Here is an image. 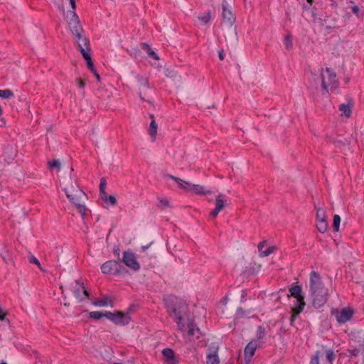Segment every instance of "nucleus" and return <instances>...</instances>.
<instances>
[{"mask_svg": "<svg viewBox=\"0 0 364 364\" xmlns=\"http://www.w3.org/2000/svg\"><path fill=\"white\" fill-rule=\"evenodd\" d=\"M95 75V77L97 78V81L100 82V75L97 73V71L95 70V73H92Z\"/></svg>", "mask_w": 364, "mask_h": 364, "instance_id": "52", "label": "nucleus"}, {"mask_svg": "<svg viewBox=\"0 0 364 364\" xmlns=\"http://www.w3.org/2000/svg\"><path fill=\"white\" fill-rule=\"evenodd\" d=\"M123 263L134 271H138L140 269V264L137 262L134 254L130 251L123 252Z\"/></svg>", "mask_w": 364, "mask_h": 364, "instance_id": "9", "label": "nucleus"}, {"mask_svg": "<svg viewBox=\"0 0 364 364\" xmlns=\"http://www.w3.org/2000/svg\"><path fill=\"white\" fill-rule=\"evenodd\" d=\"M275 247L271 246L269 247L267 250L262 252V253H259V256L261 257H264L269 256L270 254L273 253L275 250Z\"/></svg>", "mask_w": 364, "mask_h": 364, "instance_id": "34", "label": "nucleus"}, {"mask_svg": "<svg viewBox=\"0 0 364 364\" xmlns=\"http://www.w3.org/2000/svg\"><path fill=\"white\" fill-rule=\"evenodd\" d=\"M136 80H137V82L139 83V85L140 86H143V87H149V82L147 80L146 78L142 77V76H139V75H137L136 77Z\"/></svg>", "mask_w": 364, "mask_h": 364, "instance_id": "31", "label": "nucleus"}, {"mask_svg": "<svg viewBox=\"0 0 364 364\" xmlns=\"http://www.w3.org/2000/svg\"><path fill=\"white\" fill-rule=\"evenodd\" d=\"M166 307L171 316H174L175 320L178 325V328L181 331H187V334L189 339L194 338H198L200 334V329L193 323L188 322L187 323H183V318L180 315L176 307L166 304Z\"/></svg>", "mask_w": 364, "mask_h": 364, "instance_id": "3", "label": "nucleus"}, {"mask_svg": "<svg viewBox=\"0 0 364 364\" xmlns=\"http://www.w3.org/2000/svg\"><path fill=\"white\" fill-rule=\"evenodd\" d=\"M218 57L220 58V60H223L224 59V53H223V50H220L219 51V53H218Z\"/></svg>", "mask_w": 364, "mask_h": 364, "instance_id": "51", "label": "nucleus"}, {"mask_svg": "<svg viewBox=\"0 0 364 364\" xmlns=\"http://www.w3.org/2000/svg\"><path fill=\"white\" fill-rule=\"evenodd\" d=\"M257 348V341H252L245 348L244 355L247 363H249Z\"/></svg>", "mask_w": 364, "mask_h": 364, "instance_id": "15", "label": "nucleus"}, {"mask_svg": "<svg viewBox=\"0 0 364 364\" xmlns=\"http://www.w3.org/2000/svg\"><path fill=\"white\" fill-rule=\"evenodd\" d=\"M351 107V104H341L339 105V110L343 112L342 115H344L346 117H349L352 112Z\"/></svg>", "mask_w": 364, "mask_h": 364, "instance_id": "23", "label": "nucleus"}, {"mask_svg": "<svg viewBox=\"0 0 364 364\" xmlns=\"http://www.w3.org/2000/svg\"><path fill=\"white\" fill-rule=\"evenodd\" d=\"M77 44L78 50L82 55L83 52L90 53V41L85 35V33L74 37Z\"/></svg>", "mask_w": 364, "mask_h": 364, "instance_id": "12", "label": "nucleus"}, {"mask_svg": "<svg viewBox=\"0 0 364 364\" xmlns=\"http://www.w3.org/2000/svg\"><path fill=\"white\" fill-rule=\"evenodd\" d=\"M48 165L50 168L55 167L57 168H60V162L59 161V160H53V161H48Z\"/></svg>", "mask_w": 364, "mask_h": 364, "instance_id": "39", "label": "nucleus"}, {"mask_svg": "<svg viewBox=\"0 0 364 364\" xmlns=\"http://www.w3.org/2000/svg\"><path fill=\"white\" fill-rule=\"evenodd\" d=\"M100 197L105 202V203L107 205L114 206L117 204V199L115 196L112 195L108 196L106 193L104 195L100 196Z\"/></svg>", "mask_w": 364, "mask_h": 364, "instance_id": "21", "label": "nucleus"}, {"mask_svg": "<svg viewBox=\"0 0 364 364\" xmlns=\"http://www.w3.org/2000/svg\"><path fill=\"white\" fill-rule=\"evenodd\" d=\"M150 117L152 119L150 124H149V134L150 135L151 138L152 139L153 141H154L156 138V134H157V129H158V127H157V124L154 120V117L153 114H150Z\"/></svg>", "mask_w": 364, "mask_h": 364, "instance_id": "19", "label": "nucleus"}, {"mask_svg": "<svg viewBox=\"0 0 364 364\" xmlns=\"http://www.w3.org/2000/svg\"><path fill=\"white\" fill-rule=\"evenodd\" d=\"M187 191L194 193L198 195L210 194L212 192L208 190L205 186L200 185L188 184Z\"/></svg>", "mask_w": 364, "mask_h": 364, "instance_id": "17", "label": "nucleus"}, {"mask_svg": "<svg viewBox=\"0 0 364 364\" xmlns=\"http://www.w3.org/2000/svg\"><path fill=\"white\" fill-rule=\"evenodd\" d=\"M119 262L115 260H109L101 266V270L104 274L115 273L118 271Z\"/></svg>", "mask_w": 364, "mask_h": 364, "instance_id": "14", "label": "nucleus"}, {"mask_svg": "<svg viewBox=\"0 0 364 364\" xmlns=\"http://www.w3.org/2000/svg\"><path fill=\"white\" fill-rule=\"evenodd\" d=\"M90 317L94 319H100L102 317H105V313L101 311H91L90 313Z\"/></svg>", "mask_w": 364, "mask_h": 364, "instance_id": "35", "label": "nucleus"}, {"mask_svg": "<svg viewBox=\"0 0 364 364\" xmlns=\"http://www.w3.org/2000/svg\"><path fill=\"white\" fill-rule=\"evenodd\" d=\"M112 301L107 297H104L101 299H97L93 301V305L96 306H107L109 304L112 305Z\"/></svg>", "mask_w": 364, "mask_h": 364, "instance_id": "26", "label": "nucleus"}, {"mask_svg": "<svg viewBox=\"0 0 364 364\" xmlns=\"http://www.w3.org/2000/svg\"><path fill=\"white\" fill-rule=\"evenodd\" d=\"M266 245V242L265 241H262V242H260L258 245H257V248H258V250L259 252V253H262V252H263V248Z\"/></svg>", "mask_w": 364, "mask_h": 364, "instance_id": "45", "label": "nucleus"}, {"mask_svg": "<svg viewBox=\"0 0 364 364\" xmlns=\"http://www.w3.org/2000/svg\"><path fill=\"white\" fill-rule=\"evenodd\" d=\"M348 352H349L350 355H352V356H357L360 353V350L355 348V349H353V350H348Z\"/></svg>", "mask_w": 364, "mask_h": 364, "instance_id": "46", "label": "nucleus"}, {"mask_svg": "<svg viewBox=\"0 0 364 364\" xmlns=\"http://www.w3.org/2000/svg\"><path fill=\"white\" fill-rule=\"evenodd\" d=\"M28 260L31 263H33V264H35L38 266V268H41V264L38 261V259L35 257L34 256H31L29 258H28Z\"/></svg>", "mask_w": 364, "mask_h": 364, "instance_id": "41", "label": "nucleus"}, {"mask_svg": "<svg viewBox=\"0 0 364 364\" xmlns=\"http://www.w3.org/2000/svg\"><path fill=\"white\" fill-rule=\"evenodd\" d=\"M316 220H326L325 212L321 208H318L316 211Z\"/></svg>", "mask_w": 364, "mask_h": 364, "instance_id": "37", "label": "nucleus"}, {"mask_svg": "<svg viewBox=\"0 0 364 364\" xmlns=\"http://www.w3.org/2000/svg\"><path fill=\"white\" fill-rule=\"evenodd\" d=\"M82 55L83 56L84 59L86 60L87 66L90 69V70L92 73H95L96 70H95V68L94 67V64L92 61L90 53L83 52Z\"/></svg>", "mask_w": 364, "mask_h": 364, "instance_id": "24", "label": "nucleus"}, {"mask_svg": "<svg viewBox=\"0 0 364 364\" xmlns=\"http://www.w3.org/2000/svg\"><path fill=\"white\" fill-rule=\"evenodd\" d=\"M70 15L71 16L68 21V26L73 36L75 37L85 33L82 26L80 25V19L76 13L73 11L70 12Z\"/></svg>", "mask_w": 364, "mask_h": 364, "instance_id": "7", "label": "nucleus"}, {"mask_svg": "<svg viewBox=\"0 0 364 364\" xmlns=\"http://www.w3.org/2000/svg\"><path fill=\"white\" fill-rule=\"evenodd\" d=\"M310 364H319L318 355L317 353L311 358Z\"/></svg>", "mask_w": 364, "mask_h": 364, "instance_id": "44", "label": "nucleus"}, {"mask_svg": "<svg viewBox=\"0 0 364 364\" xmlns=\"http://www.w3.org/2000/svg\"><path fill=\"white\" fill-rule=\"evenodd\" d=\"M264 328L262 326H259L257 328V338L259 339H262L264 337Z\"/></svg>", "mask_w": 364, "mask_h": 364, "instance_id": "40", "label": "nucleus"}, {"mask_svg": "<svg viewBox=\"0 0 364 364\" xmlns=\"http://www.w3.org/2000/svg\"><path fill=\"white\" fill-rule=\"evenodd\" d=\"M353 314L354 311L350 308L333 309L331 310V314L339 323H345L348 321L353 317Z\"/></svg>", "mask_w": 364, "mask_h": 364, "instance_id": "6", "label": "nucleus"}, {"mask_svg": "<svg viewBox=\"0 0 364 364\" xmlns=\"http://www.w3.org/2000/svg\"><path fill=\"white\" fill-rule=\"evenodd\" d=\"M73 294L80 301L83 300V296H85V298H87L89 296V294L87 291L85 289L84 284L82 283L78 282L77 281H75Z\"/></svg>", "mask_w": 364, "mask_h": 364, "instance_id": "13", "label": "nucleus"}, {"mask_svg": "<svg viewBox=\"0 0 364 364\" xmlns=\"http://www.w3.org/2000/svg\"><path fill=\"white\" fill-rule=\"evenodd\" d=\"M3 156H5L6 162L10 163L14 159L13 148L9 146L5 147Z\"/></svg>", "mask_w": 364, "mask_h": 364, "instance_id": "25", "label": "nucleus"}, {"mask_svg": "<svg viewBox=\"0 0 364 364\" xmlns=\"http://www.w3.org/2000/svg\"><path fill=\"white\" fill-rule=\"evenodd\" d=\"M152 243H153V242H150L149 244H148V245H143V246H141V250L142 252H145V251H146V250H147V249H148V248H149V247L152 245Z\"/></svg>", "mask_w": 364, "mask_h": 364, "instance_id": "48", "label": "nucleus"}, {"mask_svg": "<svg viewBox=\"0 0 364 364\" xmlns=\"http://www.w3.org/2000/svg\"><path fill=\"white\" fill-rule=\"evenodd\" d=\"M105 317L112 321L114 324L120 326L128 324L131 320L128 313H124L122 311H117L116 313L105 311Z\"/></svg>", "mask_w": 364, "mask_h": 364, "instance_id": "5", "label": "nucleus"}, {"mask_svg": "<svg viewBox=\"0 0 364 364\" xmlns=\"http://www.w3.org/2000/svg\"><path fill=\"white\" fill-rule=\"evenodd\" d=\"M321 87L323 94L336 88L337 80L336 73L330 68H326L321 72Z\"/></svg>", "mask_w": 364, "mask_h": 364, "instance_id": "4", "label": "nucleus"}, {"mask_svg": "<svg viewBox=\"0 0 364 364\" xmlns=\"http://www.w3.org/2000/svg\"><path fill=\"white\" fill-rule=\"evenodd\" d=\"M0 364H7L6 362H1Z\"/></svg>", "mask_w": 364, "mask_h": 364, "instance_id": "56", "label": "nucleus"}, {"mask_svg": "<svg viewBox=\"0 0 364 364\" xmlns=\"http://www.w3.org/2000/svg\"><path fill=\"white\" fill-rule=\"evenodd\" d=\"M168 177H169L170 178L173 179V181H175L178 187L181 189H184L186 191H187V188L188 187V184H191L188 181H183L179 178H177L176 176H173L172 175H168Z\"/></svg>", "mask_w": 364, "mask_h": 364, "instance_id": "22", "label": "nucleus"}, {"mask_svg": "<svg viewBox=\"0 0 364 364\" xmlns=\"http://www.w3.org/2000/svg\"><path fill=\"white\" fill-rule=\"evenodd\" d=\"M162 355L166 364H176L177 360L175 358V353L172 349H164L162 350Z\"/></svg>", "mask_w": 364, "mask_h": 364, "instance_id": "18", "label": "nucleus"}, {"mask_svg": "<svg viewBox=\"0 0 364 364\" xmlns=\"http://www.w3.org/2000/svg\"><path fill=\"white\" fill-rule=\"evenodd\" d=\"M76 82L79 88L83 89L85 87V82L81 78H77Z\"/></svg>", "mask_w": 364, "mask_h": 364, "instance_id": "43", "label": "nucleus"}, {"mask_svg": "<svg viewBox=\"0 0 364 364\" xmlns=\"http://www.w3.org/2000/svg\"><path fill=\"white\" fill-rule=\"evenodd\" d=\"M168 205V201L167 199H160L159 203V206L161 208H166Z\"/></svg>", "mask_w": 364, "mask_h": 364, "instance_id": "42", "label": "nucleus"}, {"mask_svg": "<svg viewBox=\"0 0 364 364\" xmlns=\"http://www.w3.org/2000/svg\"><path fill=\"white\" fill-rule=\"evenodd\" d=\"M289 291L290 294H288V296H291L294 298L304 297V296L301 295L302 288L300 285L291 287L289 288Z\"/></svg>", "mask_w": 364, "mask_h": 364, "instance_id": "20", "label": "nucleus"}, {"mask_svg": "<svg viewBox=\"0 0 364 364\" xmlns=\"http://www.w3.org/2000/svg\"><path fill=\"white\" fill-rule=\"evenodd\" d=\"M71 8L74 11L76 9L75 0H69Z\"/></svg>", "mask_w": 364, "mask_h": 364, "instance_id": "49", "label": "nucleus"}, {"mask_svg": "<svg viewBox=\"0 0 364 364\" xmlns=\"http://www.w3.org/2000/svg\"><path fill=\"white\" fill-rule=\"evenodd\" d=\"M310 297L315 308L323 306L327 301L329 293L325 288L318 273L312 271L309 277Z\"/></svg>", "mask_w": 364, "mask_h": 364, "instance_id": "2", "label": "nucleus"}, {"mask_svg": "<svg viewBox=\"0 0 364 364\" xmlns=\"http://www.w3.org/2000/svg\"><path fill=\"white\" fill-rule=\"evenodd\" d=\"M341 223V218L338 215H333V228L335 232H338L339 230V225Z\"/></svg>", "mask_w": 364, "mask_h": 364, "instance_id": "30", "label": "nucleus"}, {"mask_svg": "<svg viewBox=\"0 0 364 364\" xmlns=\"http://www.w3.org/2000/svg\"><path fill=\"white\" fill-rule=\"evenodd\" d=\"M12 97H14V93L11 90H0V97L3 99H10Z\"/></svg>", "mask_w": 364, "mask_h": 364, "instance_id": "29", "label": "nucleus"}, {"mask_svg": "<svg viewBox=\"0 0 364 364\" xmlns=\"http://www.w3.org/2000/svg\"><path fill=\"white\" fill-rule=\"evenodd\" d=\"M141 48L146 50V51L148 53V55L150 57H151V58H153L154 59H156V60L159 59V57L156 55V53L151 50V48H150V46L147 43H141Z\"/></svg>", "mask_w": 364, "mask_h": 364, "instance_id": "28", "label": "nucleus"}, {"mask_svg": "<svg viewBox=\"0 0 364 364\" xmlns=\"http://www.w3.org/2000/svg\"><path fill=\"white\" fill-rule=\"evenodd\" d=\"M316 228L317 230L321 232L324 233L328 229V223L326 220H318L316 222Z\"/></svg>", "mask_w": 364, "mask_h": 364, "instance_id": "27", "label": "nucleus"}, {"mask_svg": "<svg viewBox=\"0 0 364 364\" xmlns=\"http://www.w3.org/2000/svg\"><path fill=\"white\" fill-rule=\"evenodd\" d=\"M223 22L228 26H232L235 21V16L232 14L228 2L224 0L222 4Z\"/></svg>", "mask_w": 364, "mask_h": 364, "instance_id": "11", "label": "nucleus"}, {"mask_svg": "<svg viewBox=\"0 0 364 364\" xmlns=\"http://www.w3.org/2000/svg\"><path fill=\"white\" fill-rule=\"evenodd\" d=\"M106 180L105 178H101L100 183V196L106 193L105 188H106Z\"/></svg>", "mask_w": 364, "mask_h": 364, "instance_id": "36", "label": "nucleus"}, {"mask_svg": "<svg viewBox=\"0 0 364 364\" xmlns=\"http://www.w3.org/2000/svg\"><path fill=\"white\" fill-rule=\"evenodd\" d=\"M284 43L287 49H290L292 48V38L291 35H287L285 36Z\"/></svg>", "mask_w": 364, "mask_h": 364, "instance_id": "38", "label": "nucleus"}, {"mask_svg": "<svg viewBox=\"0 0 364 364\" xmlns=\"http://www.w3.org/2000/svg\"><path fill=\"white\" fill-rule=\"evenodd\" d=\"M61 186H63V191L67 198L76 207L78 213L83 218L85 215L87 208H86L85 199L87 198L85 193L80 188L75 178L65 177L63 178Z\"/></svg>", "mask_w": 364, "mask_h": 364, "instance_id": "1", "label": "nucleus"}, {"mask_svg": "<svg viewBox=\"0 0 364 364\" xmlns=\"http://www.w3.org/2000/svg\"><path fill=\"white\" fill-rule=\"evenodd\" d=\"M352 11L354 14H355L357 16H359V11L360 9L358 6H353L352 7Z\"/></svg>", "mask_w": 364, "mask_h": 364, "instance_id": "47", "label": "nucleus"}, {"mask_svg": "<svg viewBox=\"0 0 364 364\" xmlns=\"http://www.w3.org/2000/svg\"><path fill=\"white\" fill-rule=\"evenodd\" d=\"M139 97L141 98V100L145 101V98L144 97H142L141 92H139Z\"/></svg>", "mask_w": 364, "mask_h": 364, "instance_id": "53", "label": "nucleus"}, {"mask_svg": "<svg viewBox=\"0 0 364 364\" xmlns=\"http://www.w3.org/2000/svg\"><path fill=\"white\" fill-rule=\"evenodd\" d=\"M226 196L222 193L218 194L215 198V206L210 213V217L215 218L218 213L226 206Z\"/></svg>", "mask_w": 364, "mask_h": 364, "instance_id": "10", "label": "nucleus"}, {"mask_svg": "<svg viewBox=\"0 0 364 364\" xmlns=\"http://www.w3.org/2000/svg\"><path fill=\"white\" fill-rule=\"evenodd\" d=\"M6 314L2 313V309L0 307V321H4L5 319Z\"/></svg>", "mask_w": 364, "mask_h": 364, "instance_id": "50", "label": "nucleus"}, {"mask_svg": "<svg viewBox=\"0 0 364 364\" xmlns=\"http://www.w3.org/2000/svg\"><path fill=\"white\" fill-rule=\"evenodd\" d=\"M306 306V302L304 301V297L295 298V301L294 302L293 307L291 308V316L290 318V324L291 326L294 325V322L296 318V316L303 311L304 307Z\"/></svg>", "mask_w": 364, "mask_h": 364, "instance_id": "8", "label": "nucleus"}, {"mask_svg": "<svg viewBox=\"0 0 364 364\" xmlns=\"http://www.w3.org/2000/svg\"><path fill=\"white\" fill-rule=\"evenodd\" d=\"M218 348H209L207 354L206 363L207 364H219L220 360L218 355Z\"/></svg>", "mask_w": 364, "mask_h": 364, "instance_id": "16", "label": "nucleus"}, {"mask_svg": "<svg viewBox=\"0 0 364 364\" xmlns=\"http://www.w3.org/2000/svg\"><path fill=\"white\" fill-rule=\"evenodd\" d=\"M335 356H336V354L335 353L333 352V350L331 349H327L326 350V359L331 363H332L333 360H334L335 358Z\"/></svg>", "mask_w": 364, "mask_h": 364, "instance_id": "33", "label": "nucleus"}, {"mask_svg": "<svg viewBox=\"0 0 364 364\" xmlns=\"http://www.w3.org/2000/svg\"><path fill=\"white\" fill-rule=\"evenodd\" d=\"M42 272H45V270L42 268V267L41 266V268H39Z\"/></svg>", "mask_w": 364, "mask_h": 364, "instance_id": "55", "label": "nucleus"}, {"mask_svg": "<svg viewBox=\"0 0 364 364\" xmlns=\"http://www.w3.org/2000/svg\"><path fill=\"white\" fill-rule=\"evenodd\" d=\"M210 18H211V16H210V13L209 11L198 16L199 20L200 21H202L204 24H207L210 21Z\"/></svg>", "mask_w": 364, "mask_h": 364, "instance_id": "32", "label": "nucleus"}, {"mask_svg": "<svg viewBox=\"0 0 364 364\" xmlns=\"http://www.w3.org/2000/svg\"><path fill=\"white\" fill-rule=\"evenodd\" d=\"M306 1H308V3H309L310 4H312V2H313V0H306Z\"/></svg>", "mask_w": 364, "mask_h": 364, "instance_id": "54", "label": "nucleus"}]
</instances>
